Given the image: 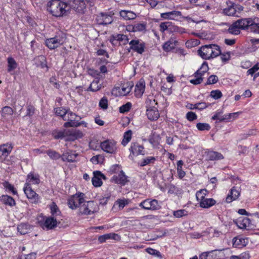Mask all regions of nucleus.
Segmentation results:
<instances>
[{"mask_svg": "<svg viewBox=\"0 0 259 259\" xmlns=\"http://www.w3.org/2000/svg\"><path fill=\"white\" fill-rule=\"evenodd\" d=\"M47 10L54 16L62 17L69 11V6L60 0H52L47 4Z\"/></svg>", "mask_w": 259, "mask_h": 259, "instance_id": "obj_1", "label": "nucleus"}, {"mask_svg": "<svg viewBox=\"0 0 259 259\" xmlns=\"http://www.w3.org/2000/svg\"><path fill=\"white\" fill-rule=\"evenodd\" d=\"M198 54L204 59L214 58L221 54L220 47L215 44L204 45L198 50Z\"/></svg>", "mask_w": 259, "mask_h": 259, "instance_id": "obj_2", "label": "nucleus"}, {"mask_svg": "<svg viewBox=\"0 0 259 259\" xmlns=\"http://www.w3.org/2000/svg\"><path fill=\"white\" fill-rule=\"evenodd\" d=\"M84 194L83 193H77L71 196L68 199L67 204L69 207L72 209H75L85 201Z\"/></svg>", "mask_w": 259, "mask_h": 259, "instance_id": "obj_3", "label": "nucleus"}, {"mask_svg": "<svg viewBox=\"0 0 259 259\" xmlns=\"http://www.w3.org/2000/svg\"><path fill=\"white\" fill-rule=\"evenodd\" d=\"M98 210L97 204L93 201L83 202L79 208V212L83 215H90Z\"/></svg>", "mask_w": 259, "mask_h": 259, "instance_id": "obj_4", "label": "nucleus"}, {"mask_svg": "<svg viewBox=\"0 0 259 259\" xmlns=\"http://www.w3.org/2000/svg\"><path fill=\"white\" fill-rule=\"evenodd\" d=\"M65 35L61 33L55 37L46 39V46L51 50L55 49L62 45L65 41Z\"/></svg>", "mask_w": 259, "mask_h": 259, "instance_id": "obj_5", "label": "nucleus"}, {"mask_svg": "<svg viewBox=\"0 0 259 259\" xmlns=\"http://www.w3.org/2000/svg\"><path fill=\"white\" fill-rule=\"evenodd\" d=\"M114 14L112 11L109 13H101L97 16V22L99 25H102L111 24L113 21Z\"/></svg>", "mask_w": 259, "mask_h": 259, "instance_id": "obj_6", "label": "nucleus"}, {"mask_svg": "<svg viewBox=\"0 0 259 259\" xmlns=\"http://www.w3.org/2000/svg\"><path fill=\"white\" fill-rule=\"evenodd\" d=\"M139 205L143 209L147 210H155L160 208V206L156 199L150 200L148 199L145 200L141 202Z\"/></svg>", "mask_w": 259, "mask_h": 259, "instance_id": "obj_7", "label": "nucleus"}, {"mask_svg": "<svg viewBox=\"0 0 259 259\" xmlns=\"http://www.w3.org/2000/svg\"><path fill=\"white\" fill-rule=\"evenodd\" d=\"M101 149L108 153H115L117 150L116 143L113 140H105L101 143Z\"/></svg>", "mask_w": 259, "mask_h": 259, "instance_id": "obj_8", "label": "nucleus"}, {"mask_svg": "<svg viewBox=\"0 0 259 259\" xmlns=\"http://www.w3.org/2000/svg\"><path fill=\"white\" fill-rule=\"evenodd\" d=\"M65 134L66 141H73L83 136L82 133L76 129L65 130Z\"/></svg>", "mask_w": 259, "mask_h": 259, "instance_id": "obj_9", "label": "nucleus"}, {"mask_svg": "<svg viewBox=\"0 0 259 259\" xmlns=\"http://www.w3.org/2000/svg\"><path fill=\"white\" fill-rule=\"evenodd\" d=\"M69 7L74 9L76 12L83 13L86 8V5L84 0H69Z\"/></svg>", "mask_w": 259, "mask_h": 259, "instance_id": "obj_10", "label": "nucleus"}, {"mask_svg": "<svg viewBox=\"0 0 259 259\" xmlns=\"http://www.w3.org/2000/svg\"><path fill=\"white\" fill-rule=\"evenodd\" d=\"M236 22L240 29H249L251 31H252V25H253V23H254L253 18H248L240 19L236 21Z\"/></svg>", "mask_w": 259, "mask_h": 259, "instance_id": "obj_11", "label": "nucleus"}, {"mask_svg": "<svg viewBox=\"0 0 259 259\" xmlns=\"http://www.w3.org/2000/svg\"><path fill=\"white\" fill-rule=\"evenodd\" d=\"M130 49L133 51L142 54L144 52L145 44L143 42H140L139 39L132 40L130 42Z\"/></svg>", "mask_w": 259, "mask_h": 259, "instance_id": "obj_12", "label": "nucleus"}, {"mask_svg": "<svg viewBox=\"0 0 259 259\" xmlns=\"http://www.w3.org/2000/svg\"><path fill=\"white\" fill-rule=\"evenodd\" d=\"M24 191L27 197L31 201L32 203H37L38 201V195L30 187L25 186Z\"/></svg>", "mask_w": 259, "mask_h": 259, "instance_id": "obj_13", "label": "nucleus"}, {"mask_svg": "<svg viewBox=\"0 0 259 259\" xmlns=\"http://www.w3.org/2000/svg\"><path fill=\"white\" fill-rule=\"evenodd\" d=\"M111 181L117 184L125 185L127 182V177L123 170H120L118 176L114 175L111 178Z\"/></svg>", "mask_w": 259, "mask_h": 259, "instance_id": "obj_14", "label": "nucleus"}, {"mask_svg": "<svg viewBox=\"0 0 259 259\" xmlns=\"http://www.w3.org/2000/svg\"><path fill=\"white\" fill-rule=\"evenodd\" d=\"M240 194V189H237L235 187H233L230 190L229 194L226 198V201L227 203H230L234 200H236Z\"/></svg>", "mask_w": 259, "mask_h": 259, "instance_id": "obj_15", "label": "nucleus"}, {"mask_svg": "<svg viewBox=\"0 0 259 259\" xmlns=\"http://www.w3.org/2000/svg\"><path fill=\"white\" fill-rule=\"evenodd\" d=\"M144 149V147L138 143H132L130 150L134 155L138 156L140 154L144 155L145 154Z\"/></svg>", "mask_w": 259, "mask_h": 259, "instance_id": "obj_16", "label": "nucleus"}, {"mask_svg": "<svg viewBox=\"0 0 259 259\" xmlns=\"http://www.w3.org/2000/svg\"><path fill=\"white\" fill-rule=\"evenodd\" d=\"M101 178L105 180L106 177L101 171H95L94 172V177L92 180L93 185L95 187L101 186L102 185Z\"/></svg>", "mask_w": 259, "mask_h": 259, "instance_id": "obj_17", "label": "nucleus"}, {"mask_svg": "<svg viewBox=\"0 0 259 259\" xmlns=\"http://www.w3.org/2000/svg\"><path fill=\"white\" fill-rule=\"evenodd\" d=\"M57 225V220L55 218L51 217L47 218L44 222L41 224L42 228L47 230L53 229Z\"/></svg>", "mask_w": 259, "mask_h": 259, "instance_id": "obj_18", "label": "nucleus"}, {"mask_svg": "<svg viewBox=\"0 0 259 259\" xmlns=\"http://www.w3.org/2000/svg\"><path fill=\"white\" fill-rule=\"evenodd\" d=\"M145 88V83L143 79H140L135 86V92L136 97H141Z\"/></svg>", "mask_w": 259, "mask_h": 259, "instance_id": "obj_19", "label": "nucleus"}, {"mask_svg": "<svg viewBox=\"0 0 259 259\" xmlns=\"http://www.w3.org/2000/svg\"><path fill=\"white\" fill-rule=\"evenodd\" d=\"M8 68L7 71L11 74H14V70L18 67V63L13 57L7 58Z\"/></svg>", "mask_w": 259, "mask_h": 259, "instance_id": "obj_20", "label": "nucleus"}, {"mask_svg": "<svg viewBox=\"0 0 259 259\" xmlns=\"http://www.w3.org/2000/svg\"><path fill=\"white\" fill-rule=\"evenodd\" d=\"M77 155V154L69 151L64 153L62 155L61 158L63 161L73 162L75 161Z\"/></svg>", "mask_w": 259, "mask_h": 259, "instance_id": "obj_21", "label": "nucleus"}, {"mask_svg": "<svg viewBox=\"0 0 259 259\" xmlns=\"http://www.w3.org/2000/svg\"><path fill=\"white\" fill-rule=\"evenodd\" d=\"M119 14L120 17L125 20H133L137 17L134 12L128 10H121L120 11Z\"/></svg>", "mask_w": 259, "mask_h": 259, "instance_id": "obj_22", "label": "nucleus"}, {"mask_svg": "<svg viewBox=\"0 0 259 259\" xmlns=\"http://www.w3.org/2000/svg\"><path fill=\"white\" fill-rule=\"evenodd\" d=\"M236 224L238 227L240 229H245L247 227H249L250 224V220L248 218H240Z\"/></svg>", "mask_w": 259, "mask_h": 259, "instance_id": "obj_23", "label": "nucleus"}, {"mask_svg": "<svg viewBox=\"0 0 259 259\" xmlns=\"http://www.w3.org/2000/svg\"><path fill=\"white\" fill-rule=\"evenodd\" d=\"M178 44V41L171 38L163 45V49L166 52H169L174 49Z\"/></svg>", "mask_w": 259, "mask_h": 259, "instance_id": "obj_24", "label": "nucleus"}, {"mask_svg": "<svg viewBox=\"0 0 259 259\" xmlns=\"http://www.w3.org/2000/svg\"><path fill=\"white\" fill-rule=\"evenodd\" d=\"M40 180L38 176L30 173L27 176L25 186L30 187L29 185L30 184H38Z\"/></svg>", "mask_w": 259, "mask_h": 259, "instance_id": "obj_25", "label": "nucleus"}, {"mask_svg": "<svg viewBox=\"0 0 259 259\" xmlns=\"http://www.w3.org/2000/svg\"><path fill=\"white\" fill-rule=\"evenodd\" d=\"M13 147L11 144H6L0 146V157H7L12 151Z\"/></svg>", "mask_w": 259, "mask_h": 259, "instance_id": "obj_26", "label": "nucleus"}, {"mask_svg": "<svg viewBox=\"0 0 259 259\" xmlns=\"http://www.w3.org/2000/svg\"><path fill=\"white\" fill-rule=\"evenodd\" d=\"M182 13L180 11H173L161 14V17L164 19H174L175 18L181 16Z\"/></svg>", "mask_w": 259, "mask_h": 259, "instance_id": "obj_27", "label": "nucleus"}, {"mask_svg": "<svg viewBox=\"0 0 259 259\" xmlns=\"http://www.w3.org/2000/svg\"><path fill=\"white\" fill-rule=\"evenodd\" d=\"M216 201L213 198H205L199 202L201 207L208 208L214 205Z\"/></svg>", "mask_w": 259, "mask_h": 259, "instance_id": "obj_28", "label": "nucleus"}, {"mask_svg": "<svg viewBox=\"0 0 259 259\" xmlns=\"http://www.w3.org/2000/svg\"><path fill=\"white\" fill-rule=\"evenodd\" d=\"M146 114L147 117L150 120H156L159 117L158 111L156 109H147Z\"/></svg>", "mask_w": 259, "mask_h": 259, "instance_id": "obj_29", "label": "nucleus"}, {"mask_svg": "<svg viewBox=\"0 0 259 259\" xmlns=\"http://www.w3.org/2000/svg\"><path fill=\"white\" fill-rule=\"evenodd\" d=\"M160 140V136L154 133L150 136L149 139V142L154 147L157 148L159 144Z\"/></svg>", "mask_w": 259, "mask_h": 259, "instance_id": "obj_30", "label": "nucleus"}, {"mask_svg": "<svg viewBox=\"0 0 259 259\" xmlns=\"http://www.w3.org/2000/svg\"><path fill=\"white\" fill-rule=\"evenodd\" d=\"M207 155L210 160H220L224 158V156L221 153L215 151L208 152Z\"/></svg>", "mask_w": 259, "mask_h": 259, "instance_id": "obj_31", "label": "nucleus"}, {"mask_svg": "<svg viewBox=\"0 0 259 259\" xmlns=\"http://www.w3.org/2000/svg\"><path fill=\"white\" fill-rule=\"evenodd\" d=\"M208 70V64L206 62H204L201 65V67L194 74V76L202 77L203 74Z\"/></svg>", "mask_w": 259, "mask_h": 259, "instance_id": "obj_32", "label": "nucleus"}, {"mask_svg": "<svg viewBox=\"0 0 259 259\" xmlns=\"http://www.w3.org/2000/svg\"><path fill=\"white\" fill-rule=\"evenodd\" d=\"M30 229V226L25 223L20 224L17 227L18 231L22 235L27 234Z\"/></svg>", "mask_w": 259, "mask_h": 259, "instance_id": "obj_33", "label": "nucleus"}, {"mask_svg": "<svg viewBox=\"0 0 259 259\" xmlns=\"http://www.w3.org/2000/svg\"><path fill=\"white\" fill-rule=\"evenodd\" d=\"M239 26L238 25L236 22H234L233 23L232 25H230L229 28L228 29V32L232 34L237 35L240 33V29L239 28Z\"/></svg>", "mask_w": 259, "mask_h": 259, "instance_id": "obj_34", "label": "nucleus"}, {"mask_svg": "<svg viewBox=\"0 0 259 259\" xmlns=\"http://www.w3.org/2000/svg\"><path fill=\"white\" fill-rule=\"evenodd\" d=\"M101 88V84H99V79L94 80L90 84L88 89L87 90L88 91L96 92L100 90Z\"/></svg>", "mask_w": 259, "mask_h": 259, "instance_id": "obj_35", "label": "nucleus"}, {"mask_svg": "<svg viewBox=\"0 0 259 259\" xmlns=\"http://www.w3.org/2000/svg\"><path fill=\"white\" fill-rule=\"evenodd\" d=\"M1 201L4 204L11 206L15 205V201L14 199L12 197L8 195H3Z\"/></svg>", "mask_w": 259, "mask_h": 259, "instance_id": "obj_36", "label": "nucleus"}, {"mask_svg": "<svg viewBox=\"0 0 259 259\" xmlns=\"http://www.w3.org/2000/svg\"><path fill=\"white\" fill-rule=\"evenodd\" d=\"M132 27V30L134 32L143 31L146 30V24L145 23H137L129 26V27Z\"/></svg>", "mask_w": 259, "mask_h": 259, "instance_id": "obj_37", "label": "nucleus"}, {"mask_svg": "<svg viewBox=\"0 0 259 259\" xmlns=\"http://www.w3.org/2000/svg\"><path fill=\"white\" fill-rule=\"evenodd\" d=\"M207 191L206 189H201L197 191L196 193V197L198 201H201L204 199L206 198L205 196L207 194Z\"/></svg>", "mask_w": 259, "mask_h": 259, "instance_id": "obj_38", "label": "nucleus"}, {"mask_svg": "<svg viewBox=\"0 0 259 259\" xmlns=\"http://www.w3.org/2000/svg\"><path fill=\"white\" fill-rule=\"evenodd\" d=\"M132 132L131 130H128L124 133L123 136V139L122 141V144L125 146L131 140Z\"/></svg>", "mask_w": 259, "mask_h": 259, "instance_id": "obj_39", "label": "nucleus"}, {"mask_svg": "<svg viewBox=\"0 0 259 259\" xmlns=\"http://www.w3.org/2000/svg\"><path fill=\"white\" fill-rule=\"evenodd\" d=\"M46 153L50 158L53 160H57L62 157L59 153L51 149L47 151Z\"/></svg>", "mask_w": 259, "mask_h": 259, "instance_id": "obj_40", "label": "nucleus"}, {"mask_svg": "<svg viewBox=\"0 0 259 259\" xmlns=\"http://www.w3.org/2000/svg\"><path fill=\"white\" fill-rule=\"evenodd\" d=\"M55 113L57 116H60L62 117L64 120H66V119L64 118L65 115L67 113V110H66L63 107H58L55 108Z\"/></svg>", "mask_w": 259, "mask_h": 259, "instance_id": "obj_41", "label": "nucleus"}, {"mask_svg": "<svg viewBox=\"0 0 259 259\" xmlns=\"http://www.w3.org/2000/svg\"><path fill=\"white\" fill-rule=\"evenodd\" d=\"M133 84L131 83L124 84L121 87V94L123 95L128 94L132 90Z\"/></svg>", "mask_w": 259, "mask_h": 259, "instance_id": "obj_42", "label": "nucleus"}, {"mask_svg": "<svg viewBox=\"0 0 259 259\" xmlns=\"http://www.w3.org/2000/svg\"><path fill=\"white\" fill-rule=\"evenodd\" d=\"M65 130L63 131H55L53 132V136L55 139H65Z\"/></svg>", "mask_w": 259, "mask_h": 259, "instance_id": "obj_43", "label": "nucleus"}, {"mask_svg": "<svg viewBox=\"0 0 259 259\" xmlns=\"http://www.w3.org/2000/svg\"><path fill=\"white\" fill-rule=\"evenodd\" d=\"M155 161V158L154 157H147L142 160V161L140 163V165L141 166H144L150 163H154Z\"/></svg>", "mask_w": 259, "mask_h": 259, "instance_id": "obj_44", "label": "nucleus"}, {"mask_svg": "<svg viewBox=\"0 0 259 259\" xmlns=\"http://www.w3.org/2000/svg\"><path fill=\"white\" fill-rule=\"evenodd\" d=\"M224 13L228 16H234L236 12L235 8L233 6H230L225 8L223 10Z\"/></svg>", "mask_w": 259, "mask_h": 259, "instance_id": "obj_45", "label": "nucleus"}, {"mask_svg": "<svg viewBox=\"0 0 259 259\" xmlns=\"http://www.w3.org/2000/svg\"><path fill=\"white\" fill-rule=\"evenodd\" d=\"M168 193L176 195H180L182 193V190L174 185H171L168 189Z\"/></svg>", "mask_w": 259, "mask_h": 259, "instance_id": "obj_46", "label": "nucleus"}, {"mask_svg": "<svg viewBox=\"0 0 259 259\" xmlns=\"http://www.w3.org/2000/svg\"><path fill=\"white\" fill-rule=\"evenodd\" d=\"M196 127L199 131H209L210 129V126L206 123L199 122L197 123Z\"/></svg>", "mask_w": 259, "mask_h": 259, "instance_id": "obj_47", "label": "nucleus"}, {"mask_svg": "<svg viewBox=\"0 0 259 259\" xmlns=\"http://www.w3.org/2000/svg\"><path fill=\"white\" fill-rule=\"evenodd\" d=\"M116 40H118L119 42L123 41V44L125 45L127 43L128 39L127 36L124 34H117L116 35H114Z\"/></svg>", "mask_w": 259, "mask_h": 259, "instance_id": "obj_48", "label": "nucleus"}, {"mask_svg": "<svg viewBox=\"0 0 259 259\" xmlns=\"http://www.w3.org/2000/svg\"><path fill=\"white\" fill-rule=\"evenodd\" d=\"M51 213L53 217L55 218L60 214V211L57 206L53 203L51 206Z\"/></svg>", "mask_w": 259, "mask_h": 259, "instance_id": "obj_49", "label": "nucleus"}, {"mask_svg": "<svg viewBox=\"0 0 259 259\" xmlns=\"http://www.w3.org/2000/svg\"><path fill=\"white\" fill-rule=\"evenodd\" d=\"M246 239L244 238H234L233 239V245L237 246V245H243L245 246L246 244Z\"/></svg>", "mask_w": 259, "mask_h": 259, "instance_id": "obj_50", "label": "nucleus"}, {"mask_svg": "<svg viewBox=\"0 0 259 259\" xmlns=\"http://www.w3.org/2000/svg\"><path fill=\"white\" fill-rule=\"evenodd\" d=\"M146 251L149 254L156 256L160 258L162 257L161 253L156 249L151 248H148L146 249Z\"/></svg>", "mask_w": 259, "mask_h": 259, "instance_id": "obj_51", "label": "nucleus"}, {"mask_svg": "<svg viewBox=\"0 0 259 259\" xmlns=\"http://www.w3.org/2000/svg\"><path fill=\"white\" fill-rule=\"evenodd\" d=\"M13 113V110L12 108L9 106L4 107L2 110V114L3 116L7 115H11Z\"/></svg>", "mask_w": 259, "mask_h": 259, "instance_id": "obj_52", "label": "nucleus"}, {"mask_svg": "<svg viewBox=\"0 0 259 259\" xmlns=\"http://www.w3.org/2000/svg\"><path fill=\"white\" fill-rule=\"evenodd\" d=\"M210 96L212 98L217 100L220 99L222 97V93L219 90H213L210 92Z\"/></svg>", "mask_w": 259, "mask_h": 259, "instance_id": "obj_53", "label": "nucleus"}, {"mask_svg": "<svg viewBox=\"0 0 259 259\" xmlns=\"http://www.w3.org/2000/svg\"><path fill=\"white\" fill-rule=\"evenodd\" d=\"M173 215L178 218L187 215V211L185 209H180L173 212Z\"/></svg>", "mask_w": 259, "mask_h": 259, "instance_id": "obj_54", "label": "nucleus"}, {"mask_svg": "<svg viewBox=\"0 0 259 259\" xmlns=\"http://www.w3.org/2000/svg\"><path fill=\"white\" fill-rule=\"evenodd\" d=\"M132 107V104L130 102L126 103L125 104L122 105L119 108V111L120 113H125L128 112Z\"/></svg>", "mask_w": 259, "mask_h": 259, "instance_id": "obj_55", "label": "nucleus"}, {"mask_svg": "<svg viewBox=\"0 0 259 259\" xmlns=\"http://www.w3.org/2000/svg\"><path fill=\"white\" fill-rule=\"evenodd\" d=\"M218 81V77L217 75H211L207 79L206 85L212 84L217 83Z\"/></svg>", "mask_w": 259, "mask_h": 259, "instance_id": "obj_56", "label": "nucleus"}, {"mask_svg": "<svg viewBox=\"0 0 259 259\" xmlns=\"http://www.w3.org/2000/svg\"><path fill=\"white\" fill-rule=\"evenodd\" d=\"M3 184L5 188L12 191L13 194H17V191L15 189L14 186L11 184H10L8 182L5 181V182L3 183Z\"/></svg>", "mask_w": 259, "mask_h": 259, "instance_id": "obj_57", "label": "nucleus"}, {"mask_svg": "<svg viewBox=\"0 0 259 259\" xmlns=\"http://www.w3.org/2000/svg\"><path fill=\"white\" fill-rule=\"evenodd\" d=\"M99 106L103 109L108 108V100L106 97H103L99 102Z\"/></svg>", "mask_w": 259, "mask_h": 259, "instance_id": "obj_58", "label": "nucleus"}, {"mask_svg": "<svg viewBox=\"0 0 259 259\" xmlns=\"http://www.w3.org/2000/svg\"><path fill=\"white\" fill-rule=\"evenodd\" d=\"M214 253V251H210L208 252H203L199 256V259H210V257L212 258V254Z\"/></svg>", "mask_w": 259, "mask_h": 259, "instance_id": "obj_59", "label": "nucleus"}, {"mask_svg": "<svg viewBox=\"0 0 259 259\" xmlns=\"http://www.w3.org/2000/svg\"><path fill=\"white\" fill-rule=\"evenodd\" d=\"M121 170V166L118 164H115L112 165L109 170V172H110L111 174L120 172Z\"/></svg>", "mask_w": 259, "mask_h": 259, "instance_id": "obj_60", "label": "nucleus"}, {"mask_svg": "<svg viewBox=\"0 0 259 259\" xmlns=\"http://www.w3.org/2000/svg\"><path fill=\"white\" fill-rule=\"evenodd\" d=\"M127 201L125 200H122V199H119L117 200L114 206H115L116 205H118L119 209H122L123 208V207L125 206L126 204H127Z\"/></svg>", "mask_w": 259, "mask_h": 259, "instance_id": "obj_61", "label": "nucleus"}, {"mask_svg": "<svg viewBox=\"0 0 259 259\" xmlns=\"http://www.w3.org/2000/svg\"><path fill=\"white\" fill-rule=\"evenodd\" d=\"M186 118L190 121H192L197 119V115L193 112L189 111L186 114Z\"/></svg>", "mask_w": 259, "mask_h": 259, "instance_id": "obj_62", "label": "nucleus"}, {"mask_svg": "<svg viewBox=\"0 0 259 259\" xmlns=\"http://www.w3.org/2000/svg\"><path fill=\"white\" fill-rule=\"evenodd\" d=\"M256 18H254V23L252 25V32L259 34V23L256 22Z\"/></svg>", "mask_w": 259, "mask_h": 259, "instance_id": "obj_63", "label": "nucleus"}, {"mask_svg": "<svg viewBox=\"0 0 259 259\" xmlns=\"http://www.w3.org/2000/svg\"><path fill=\"white\" fill-rule=\"evenodd\" d=\"M259 69V63H257L252 68L248 69L247 71L248 74L252 75L256 71Z\"/></svg>", "mask_w": 259, "mask_h": 259, "instance_id": "obj_64", "label": "nucleus"}]
</instances>
